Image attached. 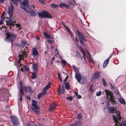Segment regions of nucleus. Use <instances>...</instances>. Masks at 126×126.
<instances>
[{"label":"nucleus","mask_w":126,"mask_h":126,"mask_svg":"<svg viewBox=\"0 0 126 126\" xmlns=\"http://www.w3.org/2000/svg\"><path fill=\"white\" fill-rule=\"evenodd\" d=\"M105 91L106 92V98L107 99H109V96H110V98L114 96L113 95V93L108 90L106 89Z\"/></svg>","instance_id":"nucleus-12"},{"label":"nucleus","mask_w":126,"mask_h":126,"mask_svg":"<svg viewBox=\"0 0 126 126\" xmlns=\"http://www.w3.org/2000/svg\"><path fill=\"white\" fill-rule=\"evenodd\" d=\"M34 70L36 71L37 70V64H33L32 66Z\"/></svg>","instance_id":"nucleus-30"},{"label":"nucleus","mask_w":126,"mask_h":126,"mask_svg":"<svg viewBox=\"0 0 126 126\" xmlns=\"http://www.w3.org/2000/svg\"><path fill=\"white\" fill-rule=\"evenodd\" d=\"M47 41L50 44H51L52 43V41L49 40H47Z\"/></svg>","instance_id":"nucleus-54"},{"label":"nucleus","mask_w":126,"mask_h":126,"mask_svg":"<svg viewBox=\"0 0 126 126\" xmlns=\"http://www.w3.org/2000/svg\"><path fill=\"white\" fill-rule=\"evenodd\" d=\"M110 87H111V88L112 89H115V88L114 87H113V86L111 84V83H110Z\"/></svg>","instance_id":"nucleus-51"},{"label":"nucleus","mask_w":126,"mask_h":126,"mask_svg":"<svg viewBox=\"0 0 126 126\" xmlns=\"http://www.w3.org/2000/svg\"><path fill=\"white\" fill-rule=\"evenodd\" d=\"M75 78L77 79L78 81L80 83V80L82 77L79 73H76L75 74Z\"/></svg>","instance_id":"nucleus-18"},{"label":"nucleus","mask_w":126,"mask_h":126,"mask_svg":"<svg viewBox=\"0 0 126 126\" xmlns=\"http://www.w3.org/2000/svg\"><path fill=\"white\" fill-rule=\"evenodd\" d=\"M24 88L26 92L32 93L33 92V91L32 89V88L30 86H24Z\"/></svg>","instance_id":"nucleus-17"},{"label":"nucleus","mask_w":126,"mask_h":126,"mask_svg":"<svg viewBox=\"0 0 126 126\" xmlns=\"http://www.w3.org/2000/svg\"><path fill=\"white\" fill-rule=\"evenodd\" d=\"M55 53H56V57L57 56V55H58L60 57V58L62 59V57L61 56L59 55L58 50L57 49H55Z\"/></svg>","instance_id":"nucleus-37"},{"label":"nucleus","mask_w":126,"mask_h":126,"mask_svg":"<svg viewBox=\"0 0 126 126\" xmlns=\"http://www.w3.org/2000/svg\"><path fill=\"white\" fill-rule=\"evenodd\" d=\"M14 9V7L13 6L12 3H10V5L8 8V13L10 17H12V16Z\"/></svg>","instance_id":"nucleus-10"},{"label":"nucleus","mask_w":126,"mask_h":126,"mask_svg":"<svg viewBox=\"0 0 126 126\" xmlns=\"http://www.w3.org/2000/svg\"><path fill=\"white\" fill-rule=\"evenodd\" d=\"M82 124L79 121H77L70 125V126H82Z\"/></svg>","instance_id":"nucleus-16"},{"label":"nucleus","mask_w":126,"mask_h":126,"mask_svg":"<svg viewBox=\"0 0 126 126\" xmlns=\"http://www.w3.org/2000/svg\"><path fill=\"white\" fill-rule=\"evenodd\" d=\"M11 121L12 122L13 126H19V122L18 118L16 116H11Z\"/></svg>","instance_id":"nucleus-7"},{"label":"nucleus","mask_w":126,"mask_h":126,"mask_svg":"<svg viewBox=\"0 0 126 126\" xmlns=\"http://www.w3.org/2000/svg\"><path fill=\"white\" fill-rule=\"evenodd\" d=\"M15 25L16 27L17 28V29L19 30H20L21 29V26H20V24H15Z\"/></svg>","instance_id":"nucleus-40"},{"label":"nucleus","mask_w":126,"mask_h":126,"mask_svg":"<svg viewBox=\"0 0 126 126\" xmlns=\"http://www.w3.org/2000/svg\"><path fill=\"white\" fill-rule=\"evenodd\" d=\"M62 90H61V86L59 85V89L57 90L58 94V95H60L61 94L63 90V85L62 86Z\"/></svg>","instance_id":"nucleus-21"},{"label":"nucleus","mask_w":126,"mask_h":126,"mask_svg":"<svg viewBox=\"0 0 126 126\" xmlns=\"http://www.w3.org/2000/svg\"><path fill=\"white\" fill-rule=\"evenodd\" d=\"M114 97L113 96L111 98H110L109 99L113 105H114L116 104V102L115 100H114Z\"/></svg>","instance_id":"nucleus-24"},{"label":"nucleus","mask_w":126,"mask_h":126,"mask_svg":"<svg viewBox=\"0 0 126 126\" xmlns=\"http://www.w3.org/2000/svg\"><path fill=\"white\" fill-rule=\"evenodd\" d=\"M27 42L25 40H23L22 43V45H23V46H25Z\"/></svg>","instance_id":"nucleus-42"},{"label":"nucleus","mask_w":126,"mask_h":126,"mask_svg":"<svg viewBox=\"0 0 126 126\" xmlns=\"http://www.w3.org/2000/svg\"><path fill=\"white\" fill-rule=\"evenodd\" d=\"M69 76L68 75L66 76V77L63 80V83L65 82H66V81L67 80V79H68Z\"/></svg>","instance_id":"nucleus-45"},{"label":"nucleus","mask_w":126,"mask_h":126,"mask_svg":"<svg viewBox=\"0 0 126 126\" xmlns=\"http://www.w3.org/2000/svg\"><path fill=\"white\" fill-rule=\"evenodd\" d=\"M56 105L54 102H53L52 104H51L49 107V112H51L53 111L56 109Z\"/></svg>","instance_id":"nucleus-14"},{"label":"nucleus","mask_w":126,"mask_h":126,"mask_svg":"<svg viewBox=\"0 0 126 126\" xmlns=\"http://www.w3.org/2000/svg\"><path fill=\"white\" fill-rule=\"evenodd\" d=\"M102 94V92L101 91H99L96 94V95L98 96H100Z\"/></svg>","instance_id":"nucleus-47"},{"label":"nucleus","mask_w":126,"mask_h":126,"mask_svg":"<svg viewBox=\"0 0 126 126\" xmlns=\"http://www.w3.org/2000/svg\"><path fill=\"white\" fill-rule=\"evenodd\" d=\"M106 107L108 110V112L110 113H115V115L114 116H116L117 113H118V111L117 110L116 108L114 107H110L109 108H108L107 106H106Z\"/></svg>","instance_id":"nucleus-8"},{"label":"nucleus","mask_w":126,"mask_h":126,"mask_svg":"<svg viewBox=\"0 0 126 126\" xmlns=\"http://www.w3.org/2000/svg\"><path fill=\"white\" fill-rule=\"evenodd\" d=\"M67 63V62L65 60H63V66L65 65Z\"/></svg>","instance_id":"nucleus-59"},{"label":"nucleus","mask_w":126,"mask_h":126,"mask_svg":"<svg viewBox=\"0 0 126 126\" xmlns=\"http://www.w3.org/2000/svg\"><path fill=\"white\" fill-rule=\"evenodd\" d=\"M77 97H78V98H79V99H80L81 98V96L79 95V94L77 96Z\"/></svg>","instance_id":"nucleus-57"},{"label":"nucleus","mask_w":126,"mask_h":126,"mask_svg":"<svg viewBox=\"0 0 126 126\" xmlns=\"http://www.w3.org/2000/svg\"><path fill=\"white\" fill-rule=\"evenodd\" d=\"M93 86V85H91L89 89L90 91L91 92H93L94 91L93 90V89L92 86Z\"/></svg>","instance_id":"nucleus-48"},{"label":"nucleus","mask_w":126,"mask_h":126,"mask_svg":"<svg viewBox=\"0 0 126 126\" xmlns=\"http://www.w3.org/2000/svg\"><path fill=\"white\" fill-rule=\"evenodd\" d=\"M67 99L70 101H72L73 99V97L71 96H69L68 97H67L66 98Z\"/></svg>","instance_id":"nucleus-41"},{"label":"nucleus","mask_w":126,"mask_h":126,"mask_svg":"<svg viewBox=\"0 0 126 126\" xmlns=\"http://www.w3.org/2000/svg\"><path fill=\"white\" fill-rule=\"evenodd\" d=\"M6 38L4 39V40L8 43H11L12 44V42L16 38V36L13 34H11L7 31H5Z\"/></svg>","instance_id":"nucleus-4"},{"label":"nucleus","mask_w":126,"mask_h":126,"mask_svg":"<svg viewBox=\"0 0 126 126\" xmlns=\"http://www.w3.org/2000/svg\"><path fill=\"white\" fill-rule=\"evenodd\" d=\"M82 53L83 54L82 57H83L84 58H85V57H86V56H85L86 53H85V52L83 53Z\"/></svg>","instance_id":"nucleus-55"},{"label":"nucleus","mask_w":126,"mask_h":126,"mask_svg":"<svg viewBox=\"0 0 126 126\" xmlns=\"http://www.w3.org/2000/svg\"><path fill=\"white\" fill-rule=\"evenodd\" d=\"M20 6L22 8L28 13H29V11L27 9H29L30 14L32 16H34L35 15V12L33 11V10H31L30 9H29L28 0H23L22 2L21 3Z\"/></svg>","instance_id":"nucleus-3"},{"label":"nucleus","mask_w":126,"mask_h":126,"mask_svg":"<svg viewBox=\"0 0 126 126\" xmlns=\"http://www.w3.org/2000/svg\"><path fill=\"white\" fill-rule=\"evenodd\" d=\"M9 20H12V21H14V22H12L14 23H15L16 22V18L14 17H12L11 18H10L9 19Z\"/></svg>","instance_id":"nucleus-38"},{"label":"nucleus","mask_w":126,"mask_h":126,"mask_svg":"<svg viewBox=\"0 0 126 126\" xmlns=\"http://www.w3.org/2000/svg\"><path fill=\"white\" fill-rule=\"evenodd\" d=\"M44 34L45 36L47 38L50 39H51V37L46 32H44Z\"/></svg>","instance_id":"nucleus-27"},{"label":"nucleus","mask_w":126,"mask_h":126,"mask_svg":"<svg viewBox=\"0 0 126 126\" xmlns=\"http://www.w3.org/2000/svg\"><path fill=\"white\" fill-rule=\"evenodd\" d=\"M51 86V82H49L47 86L44 88L43 90L45 91L46 92H47V90Z\"/></svg>","instance_id":"nucleus-23"},{"label":"nucleus","mask_w":126,"mask_h":126,"mask_svg":"<svg viewBox=\"0 0 126 126\" xmlns=\"http://www.w3.org/2000/svg\"><path fill=\"white\" fill-rule=\"evenodd\" d=\"M75 41H76L78 43L79 42V41L78 40V38L77 37H76L75 39Z\"/></svg>","instance_id":"nucleus-58"},{"label":"nucleus","mask_w":126,"mask_h":126,"mask_svg":"<svg viewBox=\"0 0 126 126\" xmlns=\"http://www.w3.org/2000/svg\"><path fill=\"white\" fill-rule=\"evenodd\" d=\"M51 7L52 8H57L58 6V4L56 5L54 4H52L51 5Z\"/></svg>","instance_id":"nucleus-35"},{"label":"nucleus","mask_w":126,"mask_h":126,"mask_svg":"<svg viewBox=\"0 0 126 126\" xmlns=\"http://www.w3.org/2000/svg\"><path fill=\"white\" fill-rule=\"evenodd\" d=\"M79 49L80 51L81 52L83 53L85 52L84 51L83 49L81 47H79Z\"/></svg>","instance_id":"nucleus-49"},{"label":"nucleus","mask_w":126,"mask_h":126,"mask_svg":"<svg viewBox=\"0 0 126 126\" xmlns=\"http://www.w3.org/2000/svg\"><path fill=\"white\" fill-rule=\"evenodd\" d=\"M116 116L112 115L114 122L115 123V126H126V119L124 121L122 120L121 121V119L122 117L120 114V112L118 111Z\"/></svg>","instance_id":"nucleus-2"},{"label":"nucleus","mask_w":126,"mask_h":126,"mask_svg":"<svg viewBox=\"0 0 126 126\" xmlns=\"http://www.w3.org/2000/svg\"><path fill=\"white\" fill-rule=\"evenodd\" d=\"M102 81L103 86H105L107 85V84L105 79L103 78H102Z\"/></svg>","instance_id":"nucleus-31"},{"label":"nucleus","mask_w":126,"mask_h":126,"mask_svg":"<svg viewBox=\"0 0 126 126\" xmlns=\"http://www.w3.org/2000/svg\"><path fill=\"white\" fill-rule=\"evenodd\" d=\"M65 85V88L66 89L69 90L70 89V84L68 82L64 83Z\"/></svg>","instance_id":"nucleus-25"},{"label":"nucleus","mask_w":126,"mask_h":126,"mask_svg":"<svg viewBox=\"0 0 126 126\" xmlns=\"http://www.w3.org/2000/svg\"><path fill=\"white\" fill-rule=\"evenodd\" d=\"M64 6L65 7L67 8H69V6L67 5L65 3H63V7Z\"/></svg>","instance_id":"nucleus-50"},{"label":"nucleus","mask_w":126,"mask_h":126,"mask_svg":"<svg viewBox=\"0 0 126 126\" xmlns=\"http://www.w3.org/2000/svg\"><path fill=\"white\" fill-rule=\"evenodd\" d=\"M86 52L88 54V55L89 57V58L90 59H91V55L90 53V52L88 50H86Z\"/></svg>","instance_id":"nucleus-46"},{"label":"nucleus","mask_w":126,"mask_h":126,"mask_svg":"<svg viewBox=\"0 0 126 126\" xmlns=\"http://www.w3.org/2000/svg\"><path fill=\"white\" fill-rule=\"evenodd\" d=\"M5 14V11H4L3 12V13H2V15L1 16V17H2V18L3 17H3V16H4V15Z\"/></svg>","instance_id":"nucleus-56"},{"label":"nucleus","mask_w":126,"mask_h":126,"mask_svg":"<svg viewBox=\"0 0 126 126\" xmlns=\"http://www.w3.org/2000/svg\"><path fill=\"white\" fill-rule=\"evenodd\" d=\"M5 17L2 18L1 20H0V25H1L3 23V21H4Z\"/></svg>","instance_id":"nucleus-43"},{"label":"nucleus","mask_w":126,"mask_h":126,"mask_svg":"<svg viewBox=\"0 0 126 126\" xmlns=\"http://www.w3.org/2000/svg\"><path fill=\"white\" fill-rule=\"evenodd\" d=\"M27 47H25L24 48L23 47L21 49V51L19 53V58L18 59V62L16 64L17 68L18 69L20 70L21 71H29V68L27 67L26 65L21 63L20 60L23 59L24 58H26L27 56L25 54L27 52Z\"/></svg>","instance_id":"nucleus-1"},{"label":"nucleus","mask_w":126,"mask_h":126,"mask_svg":"<svg viewBox=\"0 0 126 126\" xmlns=\"http://www.w3.org/2000/svg\"><path fill=\"white\" fill-rule=\"evenodd\" d=\"M31 108L33 111L36 114H38L40 113L39 107L38 105H37L34 106H32Z\"/></svg>","instance_id":"nucleus-11"},{"label":"nucleus","mask_w":126,"mask_h":126,"mask_svg":"<svg viewBox=\"0 0 126 126\" xmlns=\"http://www.w3.org/2000/svg\"><path fill=\"white\" fill-rule=\"evenodd\" d=\"M56 56H54L52 58V61H53L55 59V57Z\"/></svg>","instance_id":"nucleus-64"},{"label":"nucleus","mask_w":126,"mask_h":126,"mask_svg":"<svg viewBox=\"0 0 126 126\" xmlns=\"http://www.w3.org/2000/svg\"><path fill=\"white\" fill-rule=\"evenodd\" d=\"M112 56V55L111 54L108 58L104 61L103 65L104 68L106 67L109 63L110 59L111 58Z\"/></svg>","instance_id":"nucleus-13"},{"label":"nucleus","mask_w":126,"mask_h":126,"mask_svg":"<svg viewBox=\"0 0 126 126\" xmlns=\"http://www.w3.org/2000/svg\"><path fill=\"white\" fill-rule=\"evenodd\" d=\"M19 0H11V1H13V3L16 6L17 5V1Z\"/></svg>","instance_id":"nucleus-39"},{"label":"nucleus","mask_w":126,"mask_h":126,"mask_svg":"<svg viewBox=\"0 0 126 126\" xmlns=\"http://www.w3.org/2000/svg\"><path fill=\"white\" fill-rule=\"evenodd\" d=\"M87 82V78L84 76H82L80 80V83L81 84L84 85Z\"/></svg>","instance_id":"nucleus-15"},{"label":"nucleus","mask_w":126,"mask_h":126,"mask_svg":"<svg viewBox=\"0 0 126 126\" xmlns=\"http://www.w3.org/2000/svg\"><path fill=\"white\" fill-rule=\"evenodd\" d=\"M63 26L65 27V29L67 30V31L72 36V34L69 28L67 27L65 25L63 24Z\"/></svg>","instance_id":"nucleus-26"},{"label":"nucleus","mask_w":126,"mask_h":126,"mask_svg":"<svg viewBox=\"0 0 126 126\" xmlns=\"http://www.w3.org/2000/svg\"><path fill=\"white\" fill-rule=\"evenodd\" d=\"M32 55L33 56L37 55L38 54V52L35 48H33L32 49Z\"/></svg>","instance_id":"nucleus-19"},{"label":"nucleus","mask_w":126,"mask_h":126,"mask_svg":"<svg viewBox=\"0 0 126 126\" xmlns=\"http://www.w3.org/2000/svg\"><path fill=\"white\" fill-rule=\"evenodd\" d=\"M76 56L79 58H81V55L80 53L77 51L76 52Z\"/></svg>","instance_id":"nucleus-36"},{"label":"nucleus","mask_w":126,"mask_h":126,"mask_svg":"<svg viewBox=\"0 0 126 126\" xmlns=\"http://www.w3.org/2000/svg\"><path fill=\"white\" fill-rule=\"evenodd\" d=\"M82 118L81 114L80 113H79L78 115L77 119H80Z\"/></svg>","instance_id":"nucleus-44"},{"label":"nucleus","mask_w":126,"mask_h":126,"mask_svg":"<svg viewBox=\"0 0 126 126\" xmlns=\"http://www.w3.org/2000/svg\"><path fill=\"white\" fill-rule=\"evenodd\" d=\"M75 94L76 96H77L79 95L78 94V93L77 92H75Z\"/></svg>","instance_id":"nucleus-61"},{"label":"nucleus","mask_w":126,"mask_h":126,"mask_svg":"<svg viewBox=\"0 0 126 126\" xmlns=\"http://www.w3.org/2000/svg\"><path fill=\"white\" fill-rule=\"evenodd\" d=\"M58 76L59 79L61 78L60 77V74L59 73H58Z\"/></svg>","instance_id":"nucleus-62"},{"label":"nucleus","mask_w":126,"mask_h":126,"mask_svg":"<svg viewBox=\"0 0 126 126\" xmlns=\"http://www.w3.org/2000/svg\"><path fill=\"white\" fill-rule=\"evenodd\" d=\"M38 15L39 17L42 18H52V16L49 14L47 11H44L41 13H38Z\"/></svg>","instance_id":"nucleus-6"},{"label":"nucleus","mask_w":126,"mask_h":126,"mask_svg":"<svg viewBox=\"0 0 126 126\" xmlns=\"http://www.w3.org/2000/svg\"><path fill=\"white\" fill-rule=\"evenodd\" d=\"M36 77V73L34 72H33L32 73V75L31 76V78L32 79H35Z\"/></svg>","instance_id":"nucleus-29"},{"label":"nucleus","mask_w":126,"mask_h":126,"mask_svg":"<svg viewBox=\"0 0 126 126\" xmlns=\"http://www.w3.org/2000/svg\"><path fill=\"white\" fill-rule=\"evenodd\" d=\"M32 106H34L37 105L36 104L38 102H36L34 100H32Z\"/></svg>","instance_id":"nucleus-33"},{"label":"nucleus","mask_w":126,"mask_h":126,"mask_svg":"<svg viewBox=\"0 0 126 126\" xmlns=\"http://www.w3.org/2000/svg\"><path fill=\"white\" fill-rule=\"evenodd\" d=\"M72 66L74 71H78L79 70V68L75 66L74 65H73Z\"/></svg>","instance_id":"nucleus-32"},{"label":"nucleus","mask_w":126,"mask_h":126,"mask_svg":"<svg viewBox=\"0 0 126 126\" xmlns=\"http://www.w3.org/2000/svg\"><path fill=\"white\" fill-rule=\"evenodd\" d=\"M120 102L122 104H125V102L124 99L122 98H120L119 99Z\"/></svg>","instance_id":"nucleus-28"},{"label":"nucleus","mask_w":126,"mask_h":126,"mask_svg":"<svg viewBox=\"0 0 126 126\" xmlns=\"http://www.w3.org/2000/svg\"><path fill=\"white\" fill-rule=\"evenodd\" d=\"M59 7L63 9V3H61L59 5Z\"/></svg>","instance_id":"nucleus-52"},{"label":"nucleus","mask_w":126,"mask_h":126,"mask_svg":"<svg viewBox=\"0 0 126 126\" xmlns=\"http://www.w3.org/2000/svg\"><path fill=\"white\" fill-rule=\"evenodd\" d=\"M19 84L20 85V88H23L22 87V82L21 81H20L19 82Z\"/></svg>","instance_id":"nucleus-53"},{"label":"nucleus","mask_w":126,"mask_h":126,"mask_svg":"<svg viewBox=\"0 0 126 126\" xmlns=\"http://www.w3.org/2000/svg\"><path fill=\"white\" fill-rule=\"evenodd\" d=\"M77 32L79 35V39L80 44L83 46H84V44L83 41L86 42V39L85 38V36L84 34L82 32H80L78 30H77Z\"/></svg>","instance_id":"nucleus-5"},{"label":"nucleus","mask_w":126,"mask_h":126,"mask_svg":"<svg viewBox=\"0 0 126 126\" xmlns=\"http://www.w3.org/2000/svg\"><path fill=\"white\" fill-rule=\"evenodd\" d=\"M46 92L45 91L43 90L42 92L38 94L37 96L38 98L39 99L41 97L44 95L46 94Z\"/></svg>","instance_id":"nucleus-22"},{"label":"nucleus","mask_w":126,"mask_h":126,"mask_svg":"<svg viewBox=\"0 0 126 126\" xmlns=\"http://www.w3.org/2000/svg\"><path fill=\"white\" fill-rule=\"evenodd\" d=\"M12 20L9 19L8 21H6V23L7 25L8 26H10V29L11 28V26L13 25L14 23L12 22H14V21H12Z\"/></svg>","instance_id":"nucleus-20"},{"label":"nucleus","mask_w":126,"mask_h":126,"mask_svg":"<svg viewBox=\"0 0 126 126\" xmlns=\"http://www.w3.org/2000/svg\"><path fill=\"white\" fill-rule=\"evenodd\" d=\"M22 96H20V98H19V100L21 101H22Z\"/></svg>","instance_id":"nucleus-63"},{"label":"nucleus","mask_w":126,"mask_h":126,"mask_svg":"<svg viewBox=\"0 0 126 126\" xmlns=\"http://www.w3.org/2000/svg\"><path fill=\"white\" fill-rule=\"evenodd\" d=\"M100 74L99 71L95 72L92 75V78L94 79H98L100 77Z\"/></svg>","instance_id":"nucleus-9"},{"label":"nucleus","mask_w":126,"mask_h":126,"mask_svg":"<svg viewBox=\"0 0 126 126\" xmlns=\"http://www.w3.org/2000/svg\"><path fill=\"white\" fill-rule=\"evenodd\" d=\"M27 98L28 100H30V97L28 96H27Z\"/></svg>","instance_id":"nucleus-60"},{"label":"nucleus","mask_w":126,"mask_h":126,"mask_svg":"<svg viewBox=\"0 0 126 126\" xmlns=\"http://www.w3.org/2000/svg\"><path fill=\"white\" fill-rule=\"evenodd\" d=\"M23 94V88H20V95L22 96Z\"/></svg>","instance_id":"nucleus-34"}]
</instances>
